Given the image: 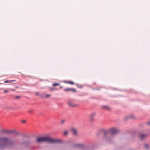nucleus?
<instances>
[{
	"label": "nucleus",
	"mask_w": 150,
	"mask_h": 150,
	"mask_svg": "<svg viewBox=\"0 0 150 150\" xmlns=\"http://www.w3.org/2000/svg\"><path fill=\"white\" fill-rule=\"evenodd\" d=\"M101 131L104 133L103 136V139L106 142L109 143H112L113 141L112 136H110V133H111L112 136L115 135L119 132V130L115 127H112L107 130L102 129Z\"/></svg>",
	"instance_id": "obj_1"
},
{
	"label": "nucleus",
	"mask_w": 150,
	"mask_h": 150,
	"mask_svg": "<svg viewBox=\"0 0 150 150\" xmlns=\"http://www.w3.org/2000/svg\"><path fill=\"white\" fill-rule=\"evenodd\" d=\"M15 142L7 137H1L0 138V148L6 146H11L14 145Z\"/></svg>",
	"instance_id": "obj_2"
},
{
	"label": "nucleus",
	"mask_w": 150,
	"mask_h": 150,
	"mask_svg": "<svg viewBox=\"0 0 150 150\" xmlns=\"http://www.w3.org/2000/svg\"><path fill=\"white\" fill-rule=\"evenodd\" d=\"M50 137H38L36 141V142L40 143L43 142L49 143Z\"/></svg>",
	"instance_id": "obj_3"
},
{
	"label": "nucleus",
	"mask_w": 150,
	"mask_h": 150,
	"mask_svg": "<svg viewBox=\"0 0 150 150\" xmlns=\"http://www.w3.org/2000/svg\"><path fill=\"white\" fill-rule=\"evenodd\" d=\"M149 135V134L147 133H141L139 134L138 137L140 140L144 141L146 139Z\"/></svg>",
	"instance_id": "obj_4"
},
{
	"label": "nucleus",
	"mask_w": 150,
	"mask_h": 150,
	"mask_svg": "<svg viewBox=\"0 0 150 150\" xmlns=\"http://www.w3.org/2000/svg\"><path fill=\"white\" fill-rule=\"evenodd\" d=\"M63 142L62 140H59L57 139H52L50 137L49 143H61Z\"/></svg>",
	"instance_id": "obj_5"
},
{
	"label": "nucleus",
	"mask_w": 150,
	"mask_h": 150,
	"mask_svg": "<svg viewBox=\"0 0 150 150\" xmlns=\"http://www.w3.org/2000/svg\"><path fill=\"white\" fill-rule=\"evenodd\" d=\"M32 143V142L30 140L23 141L19 143L21 145H24L25 146L28 147L30 144Z\"/></svg>",
	"instance_id": "obj_6"
},
{
	"label": "nucleus",
	"mask_w": 150,
	"mask_h": 150,
	"mask_svg": "<svg viewBox=\"0 0 150 150\" xmlns=\"http://www.w3.org/2000/svg\"><path fill=\"white\" fill-rule=\"evenodd\" d=\"M67 104L69 106L72 107H77L79 106L78 105L74 104L71 101H69Z\"/></svg>",
	"instance_id": "obj_7"
},
{
	"label": "nucleus",
	"mask_w": 150,
	"mask_h": 150,
	"mask_svg": "<svg viewBox=\"0 0 150 150\" xmlns=\"http://www.w3.org/2000/svg\"><path fill=\"white\" fill-rule=\"evenodd\" d=\"M12 132H14V131L3 130L1 131V132L2 133H4L8 134H12Z\"/></svg>",
	"instance_id": "obj_8"
},
{
	"label": "nucleus",
	"mask_w": 150,
	"mask_h": 150,
	"mask_svg": "<svg viewBox=\"0 0 150 150\" xmlns=\"http://www.w3.org/2000/svg\"><path fill=\"white\" fill-rule=\"evenodd\" d=\"M75 147H81L83 148H87L86 146L81 144H76L74 145Z\"/></svg>",
	"instance_id": "obj_9"
},
{
	"label": "nucleus",
	"mask_w": 150,
	"mask_h": 150,
	"mask_svg": "<svg viewBox=\"0 0 150 150\" xmlns=\"http://www.w3.org/2000/svg\"><path fill=\"white\" fill-rule=\"evenodd\" d=\"M71 130L73 134L74 135H76L77 134V131L76 129L73 127L71 128Z\"/></svg>",
	"instance_id": "obj_10"
},
{
	"label": "nucleus",
	"mask_w": 150,
	"mask_h": 150,
	"mask_svg": "<svg viewBox=\"0 0 150 150\" xmlns=\"http://www.w3.org/2000/svg\"><path fill=\"white\" fill-rule=\"evenodd\" d=\"M101 107L103 108L108 110H110L111 109V108L109 106L106 105H102Z\"/></svg>",
	"instance_id": "obj_11"
},
{
	"label": "nucleus",
	"mask_w": 150,
	"mask_h": 150,
	"mask_svg": "<svg viewBox=\"0 0 150 150\" xmlns=\"http://www.w3.org/2000/svg\"><path fill=\"white\" fill-rule=\"evenodd\" d=\"M144 149L146 150L149 149V144L147 143H145L144 144Z\"/></svg>",
	"instance_id": "obj_12"
},
{
	"label": "nucleus",
	"mask_w": 150,
	"mask_h": 150,
	"mask_svg": "<svg viewBox=\"0 0 150 150\" xmlns=\"http://www.w3.org/2000/svg\"><path fill=\"white\" fill-rule=\"evenodd\" d=\"M96 114L93 113L90 116V120L91 121H92L94 119V117L95 115Z\"/></svg>",
	"instance_id": "obj_13"
},
{
	"label": "nucleus",
	"mask_w": 150,
	"mask_h": 150,
	"mask_svg": "<svg viewBox=\"0 0 150 150\" xmlns=\"http://www.w3.org/2000/svg\"><path fill=\"white\" fill-rule=\"evenodd\" d=\"M128 115L129 119H134L135 118L133 114L129 115Z\"/></svg>",
	"instance_id": "obj_14"
},
{
	"label": "nucleus",
	"mask_w": 150,
	"mask_h": 150,
	"mask_svg": "<svg viewBox=\"0 0 150 150\" xmlns=\"http://www.w3.org/2000/svg\"><path fill=\"white\" fill-rule=\"evenodd\" d=\"M15 80H6L4 81L5 83H11L15 81Z\"/></svg>",
	"instance_id": "obj_15"
},
{
	"label": "nucleus",
	"mask_w": 150,
	"mask_h": 150,
	"mask_svg": "<svg viewBox=\"0 0 150 150\" xmlns=\"http://www.w3.org/2000/svg\"><path fill=\"white\" fill-rule=\"evenodd\" d=\"M129 119V117L128 115H127V116H125L124 117V120L125 121H127V120H128Z\"/></svg>",
	"instance_id": "obj_16"
},
{
	"label": "nucleus",
	"mask_w": 150,
	"mask_h": 150,
	"mask_svg": "<svg viewBox=\"0 0 150 150\" xmlns=\"http://www.w3.org/2000/svg\"><path fill=\"white\" fill-rule=\"evenodd\" d=\"M14 132H12V134H15L16 135H19L20 134L19 133L16 132L15 131H14Z\"/></svg>",
	"instance_id": "obj_17"
},
{
	"label": "nucleus",
	"mask_w": 150,
	"mask_h": 150,
	"mask_svg": "<svg viewBox=\"0 0 150 150\" xmlns=\"http://www.w3.org/2000/svg\"><path fill=\"white\" fill-rule=\"evenodd\" d=\"M60 85V84L59 83H53V86H59V85Z\"/></svg>",
	"instance_id": "obj_18"
},
{
	"label": "nucleus",
	"mask_w": 150,
	"mask_h": 150,
	"mask_svg": "<svg viewBox=\"0 0 150 150\" xmlns=\"http://www.w3.org/2000/svg\"><path fill=\"white\" fill-rule=\"evenodd\" d=\"M51 96V95L50 94H46L45 96V97L46 98H47L50 97Z\"/></svg>",
	"instance_id": "obj_19"
},
{
	"label": "nucleus",
	"mask_w": 150,
	"mask_h": 150,
	"mask_svg": "<svg viewBox=\"0 0 150 150\" xmlns=\"http://www.w3.org/2000/svg\"><path fill=\"white\" fill-rule=\"evenodd\" d=\"M33 112V111L32 110H28V112L29 113H32Z\"/></svg>",
	"instance_id": "obj_20"
},
{
	"label": "nucleus",
	"mask_w": 150,
	"mask_h": 150,
	"mask_svg": "<svg viewBox=\"0 0 150 150\" xmlns=\"http://www.w3.org/2000/svg\"><path fill=\"white\" fill-rule=\"evenodd\" d=\"M71 89H65L64 90L65 91H71Z\"/></svg>",
	"instance_id": "obj_21"
},
{
	"label": "nucleus",
	"mask_w": 150,
	"mask_h": 150,
	"mask_svg": "<svg viewBox=\"0 0 150 150\" xmlns=\"http://www.w3.org/2000/svg\"><path fill=\"white\" fill-rule=\"evenodd\" d=\"M68 83L70 84H74V83L73 82H68Z\"/></svg>",
	"instance_id": "obj_22"
},
{
	"label": "nucleus",
	"mask_w": 150,
	"mask_h": 150,
	"mask_svg": "<svg viewBox=\"0 0 150 150\" xmlns=\"http://www.w3.org/2000/svg\"><path fill=\"white\" fill-rule=\"evenodd\" d=\"M65 122V120H62V121H61V124H64V122Z\"/></svg>",
	"instance_id": "obj_23"
},
{
	"label": "nucleus",
	"mask_w": 150,
	"mask_h": 150,
	"mask_svg": "<svg viewBox=\"0 0 150 150\" xmlns=\"http://www.w3.org/2000/svg\"><path fill=\"white\" fill-rule=\"evenodd\" d=\"M2 107L3 109H5L7 108H8V107L6 106H3L2 105Z\"/></svg>",
	"instance_id": "obj_24"
},
{
	"label": "nucleus",
	"mask_w": 150,
	"mask_h": 150,
	"mask_svg": "<svg viewBox=\"0 0 150 150\" xmlns=\"http://www.w3.org/2000/svg\"><path fill=\"white\" fill-rule=\"evenodd\" d=\"M146 125H150V121H149L146 123Z\"/></svg>",
	"instance_id": "obj_25"
},
{
	"label": "nucleus",
	"mask_w": 150,
	"mask_h": 150,
	"mask_svg": "<svg viewBox=\"0 0 150 150\" xmlns=\"http://www.w3.org/2000/svg\"><path fill=\"white\" fill-rule=\"evenodd\" d=\"M68 133V132L67 131H65L64 132V134L65 135H67Z\"/></svg>",
	"instance_id": "obj_26"
},
{
	"label": "nucleus",
	"mask_w": 150,
	"mask_h": 150,
	"mask_svg": "<svg viewBox=\"0 0 150 150\" xmlns=\"http://www.w3.org/2000/svg\"><path fill=\"white\" fill-rule=\"evenodd\" d=\"M40 97L42 98H43L44 97V95L43 94H42L40 95Z\"/></svg>",
	"instance_id": "obj_27"
},
{
	"label": "nucleus",
	"mask_w": 150,
	"mask_h": 150,
	"mask_svg": "<svg viewBox=\"0 0 150 150\" xmlns=\"http://www.w3.org/2000/svg\"><path fill=\"white\" fill-rule=\"evenodd\" d=\"M20 98V96H17L16 97V99H18Z\"/></svg>",
	"instance_id": "obj_28"
},
{
	"label": "nucleus",
	"mask_w": 150,
	"mask_h": 150,
	"mask_svg": "<svg viewBox=\"0 0 150 150\" xmlns=\"http://www.w3.org/2000/svg\"><path fill=\"white\" fill-rule=\"evenodd\" d=\"M71 91H76V90L74 89H71Z\"/></svg>",
	"instance_id": "obj_29"
},
{
	"label": "nucleus",
	"mask_w": 150,
	"mask_h": 150,
	"mask_svg": "<svg viewBox=\"0 0 150 150\" xmlns=\"http://www.w3.org/2000/svg\"><path fill=\"white\" fill-rule=\"evenodd\" d=\"M100 134V132H98L96 134V135L97 136H98L99 135V134Z\"/></svg>",
	"instance_id": "obj_30"
},
{
	"label": "nucleus",
	"mask_w": 150,
	"mask_h": 150,
	"mask_svg": "<svg viewBox=\"0 0 150 150\" xmlns=\"http://www.w3.org/2000/svg\"><path fill=\"white\" fill-rule=\"evenodd\" d=\"M39 92H36V95H39Z\"/></svg>",
	"instance_id": "obj_31"
},
{
	"label": "nucleus",
	"mask_w": 150,
	"mask_h": 150,
	"mask_svg": "<svg viewBox=\"0 0 150 150\" xmlns=\"http://www.w3.org/2000/svg\"><path fill=\"white\" fill-rule=\"evenodd\" d=\"M22 122L23 123H25L26 122V121L25 120H23L22 121Z\"/></svg>",
	"instance_id": "obj_32"
},
{
	"label": "nucleus",
	"mask_w": 150,
	"mask_h": 150,
	"mask_svg": "<svg viewBox=\"0 0 150 150\" xmlns=\"http://www.w3.org/2000/svg\"><path fill=\"white\" fill-rule=\"evenodd\" d=\"M23 137H27V135H24V134H23Z\"/></svg>",
	"instance_id": "obj_33"
},
{
	"label": "nucleus",
	"mask_w": 150,
	"mask_h": 150,
	"mask_svg": "<svg viewBox=\"0 0 150 150\" xmlns=\"http://www.w3.org/2000/svg\"><path fill=\"white\" fill-rule=\"evenodd\" d=\"M8 92V91L6 90H5L4 91V93H6V92Z\"/></svg>",
	"instance_id": "obj_34"
},
{
	"label": "nucleus",
	"mask_w": 150,
	"mask_h": 150,
	"mask_svg": "<svg viewBox=\"0 0 150 150\" xmlns=\"http://www.w3.org/2000/svg\"><path fill=\"white\" fill-rule=\"evenodd\" d=\"M129 150H136L135 149H130Z\"/></svg>",
	"instance_id": "obj_35"
},
{
	"label": "nucleus",
	"mask_w": 150,
	"mask_h": 150,
	"mask_svg": "<svg viewBox=\"0 0 150 150\" xmlns=\"http://www.w3.org/2000/svg\"><path fill=\"white\" fill-rule=\"evenodd\" d=\"M62 88V86H60V87H59V88Z\"/></svg>",
	"instance_id": "obj_36"
},
{
	"label": "nucleus",
	"mask_w": 150,
	"mask_h": 150,
	"mask_svg": "<svg viewBox=\"0 0 150 150\" xmlns=\"http://www.w3.org/2000/svg\"><path fill=\"white\" fill-rule=\"evenodd\" d=\"M51 90H55V89H54V88H51Z\"/></svg>",
	"instance_id": "obj_37"
},
{
	"label": "nucleus",
	"mask_w": 150,
	"mask_h": 150,
	"mask_svg": "<svg viewBox=\"0 0 150 150\" xmlns=\"http://www.w3.org/2000/svg\"><path fill=\"white\" fill-rule=\"evenodd\" d=\"M80 88H81V86H80V87H79Z\"/></svg>",
	"instance_id": "obj_38"
},
{
	"label": "nucleus",
	"mask_w": 150,
	"mask_h": 150,
	"mask_svg": "<svg viewBox=\"0 0 150 150\" xmlns=\"http://www.w3.org/2000/svg\"><path fill=\"white\" fill-rule=\"evenodd\" d=\"M80 88H81V86H80V87H79Z\"/></svg>",
	"instance_id": "obj_39"
}]
</instances>
